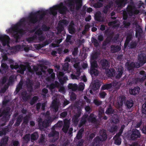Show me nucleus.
Masks as SVG:
<instances>
[{
	"instance_id": "obj_52",
	"label": "nucleus",
	"mask_w": 146,
	"mask_h": 146,
	"mask_svg": "<svg viewBox=\"0 0 146 146\" xmlns=\"http://www.w3.org/2000/svg\"><path fill=\"white\" fill-rule=\"evenodd\" d=\"M113 139L114 140L115 144L118 145H120L121 142V138L113 137Z\"/></svg>"
},
{
	"instance_id": "obj_58",
	"label": "nucleus",
	"mask_w": 146,
	"mask_h": 146,
	"mask_svg": "<svg viewBox=\"0 0 146 146\" xmlns=\"http://www.w3.org/2000/svg\"><path fill=\"white\" fill-rule=\"evenodd\" d=\"M113 35L114 33L113 32L110 33L108 35L107 37L106 38H108L111 42H112Z\"/></svg>"
},
{
	"instance_id": "obj_51",
	"label": "nucleus",
	"mask_w": 146,
	"mask_h": 146,
	"mask_svg": "<svg viewBox=\"0 0 146 146\" xmlns=\"http://www.w3.org/2000/svg\"><path fill=\"white\" fill-rule=\"evenodd\" d=\"M68 29L69 33L70 34H73L75 33V29L72 25L69 26Z\"/></svg>"
},
{
	"instance_id": "obj_60",
	"label": "nucleus",
	"mask_w": 146,
	"mask_h": 146,
	"mask_svg": "<svg viewBox=\"0 0 146 146\" xmlns=\"http://www.w3.org/2000/svg\"><path fill=\"white\" fill-rule=\"evenodd\" d=\"M86 122V121H85L84 119H81L79 124L78 127L80 128L82 126L85 125Z\"/></svg>"
},
{
	"instance_id": "obj_8",
	"label": "nucleus",
	"mask_w": 146,
	"mask_h": 146,
	"mask_svg": "<svg viewBox=\"0 0 146 146\" xmlns=\"http://www.w3.org/2000/svg\"><path fill=\"white\" fill-rule=\"evenodd\" d=\"M145 79V78L144 77L141 78L132 77L128 80V83L129 85H131L134 84H137L140 83H142Z\"/></svg>"
},
{
	"instance_id": "obj_9",
	"label": "nucleus",
	"mask_w": 146,
	"mask_h": 146,
	"mask_svg": "<svg viewBox=\"0 0 146 146\" xmlns=\"http://www.w3.org/2000/svg\"><path fill=\"white\" fill-rule=\"evenodd\" d=\"M141 134L139 130L136 129H133L131 132L130 139L133 141H135L140 138Z\"/></svg>"
},
{
	"instance_id": "obj_61",
	"label": "nucleus",
	"mask_w": 146,
	"mask_h": 146,
	"mask_svg": "<svg viewBox=\"0 0 146 146\" xmlns=\"http://www.w3.org/2000/svg\"><path fill=\"white\" fill-rule=\"evenodd\" d=\"M111 42L108 38H106L102 43V46L105 47L108 44Z\"/></svg>"
},
{
	"instance_id": "obj_3",
	"label": "nucleus",
	"mask_w": 146,
	"mask_h": 146,
	"mask_svg": "<svg viewBox=\"0 0 146 146\" xmlns=\"http://www.w3.org/2000/svg\"><path fill=\"white\" fill-rule=\"evenodd\" d=\"M18 28H16L15 26H13L12 28H10L6 31L8 33H11L13 37L16 39V42H17L19 39L20 38V35L22 36L24 34V31L23 29L21 28V27H17Z\"/></svg>"
},
{
	"instance_id": "obj_34",
	"label": "nucleus",
	"mask_w": 146,
	"mask_h": 146,
	"mask_svg": "<svg viewBox=\"0 0 146 146\" xmlns=\"http://www.w3.org/2000/svg\"><path fill=\"white\" fill-rule=\"evenodd\" d=\"M125 104L127 109H130L133 106V101L132 100H127L126 101Z\"/></svg>"
},
{
	"instance_id": "obj_50",
	"label": "nucleus",
	"mask_w": 146,
	"mask_h": 146,
	"mask_svg": "<svg viewBox=\"0 0 146 146\" xmlns=\"http://www.w3.org/2000/svg\"><path fill=\"white\" fill-rule=\"evenodd\" d=\"M38 99L37 96H34L30 100V104L31 105H33L36 102Z\"/></svg>"
},
{
	"instance_id": "obj_19",
	"label": "nucleus",
	"mask_w": 146,
	"mask_h": 146,
	"mask_svg": "<svg viewBox=\"0 0 146 146\" xmlns=\"http://www.w3.org/2000/svg\"><path fill=\"white\" fill-rule=\"evenodd\" d=\"M100 63L103 69H108L110 67V62L106 59L101 60L100 61Z\"/></svg>"
},
{
	"instance_id": "obj_28",
	"label": "nucleus",
	"mask_w": 146,
	"mask_h": 146,
	"mask_svg": "<svg viewBox=\"0 0 146 146\" xmlns=\"http://www.w3.org/2000/svg\"><path fill=\"white\" fill-rule=\"evenodd\" d=\"M111 50L113 52H116L121 49V47L115 44L112 45L110 47Z\"/></svg>"
},
{
	"instance_id": "obj_35",
	"label": "nucleus",
	"mask_w": 146,
	"mask_h": 146,
	"mask_svg": "<svg viewBox=\"0 0 146 146\" xmlns=\"http://www.w3.org/2000/svg\"><path fill=\"white\" fill-rule=\"evenodd\" d=\"M31 139L32 142H33L34 141L37 140L38 137V132H35L31 134Z\"/></svg>"
},
{
	"instance_id": "obj_25",
	"label": "nucleus",
	"mask_w": 146,
	"mask_h": 146,
	"mask_svg": "<svg viewBox=\"0 0 146 146\" xmlns=\"http://www.w3.org/2000/svg\"><path fill=\"white\" fill-rule=\"evenodd\" d=\"M128 0H117L116 4L119 7H125L127 3Z\"/></svg>"
},
{
	"instance_id": "obj_5",
	"label": "nucleus",
	"mask_w": 146,
	"mask_h": 146,
	"mask_svg": "<svg viewBox=\"0 0 146 146\" xmlns=\"http://www.w3.org/2000/svg\"><path fill=\"white\" fill-rule=\"evenodd\" d=\"M11 108L9 107H6L1 111L0 110V117H2V120L7 121L10 118Z\"/></svg>"
},
{
	"instance_id": "obj_47",
	"label": "nucleus",
	"mask_w": 146,
	"mask_h": 146,
	"mask_svg": "<svg viewBox=\"0 0 146 146\" xmlns=\"http://www.w3.org/2000/svg\"><path fill=\"white\" fill-rule=\"evenodd\" d=\"M64 25L61 23L59 22L58 23V27L57 30L58 32L61 33L64 29Z\"/></svg>"
},
{
	"instance_id": "obj_40",
	"label": "nucleus",
	"mask_w": 146,
	"mask_h": 146,
	"mask_svg": "<svg viewBox=\"0 0 146 146\" xmlns=\"http://www.w3.org/2000/svg\"><path fill=\"white\" fill-rule=\"evenodd\" d=\"M138 42L136 41H132L130 43L129 47L130 49H133L136 48Z\"/></svg>"
},
{
	"instance_id": "obj_39",
	"label": "nucleus",
	"mask_w": 146,
	"mask_h": 146,
	"mask_svg": "<svg viewBox=\"0 0 146 146\" xmlns=\"http://www.w3.org/2000/svg\"><path fill=\"white\" fill-rule=\"evenodd\" d=\"M84 131V129L83 127L81 128L78 131L76 135V138L78 139H81L82 137V135Z\"/></svg>"
},
{
	"instance_id": "obj_11",
	"label": "nucleus",
	"mask_w": 146,
	"mask_h": 146,
	"mask_svg": "<svg viewBox=\"0 0 146 146\" xmlns=\"http://www.w3.org/2000/svg\"><path fill=\"white\" fill-rule=\"evenodd\" d=\"M10 40V38L8 36L0 35V41H1L3 46L7 45L9 48H11L9 44Z\"/></svg>"
},
{
	"instance_id": "obj_36",
	"label": "nucleus",
	"mask_w": 146,
	"mask_h": 146,
	"mask_svg": "<svg viewBox=\"0 0 146 146\" xmlns=\"http://www.w3.org/2000/svg\"><path fill=\"white\" fill-rule=\"evenodd\" d=\"M23 141L24 143H27L31 139L30 135L29 134H26L23 138Z\"/></svg>"
},
{
	"instance_id": "obj_1",
	"label": "nucleus",
	"mask_w": 146,
	"mask_h": 146,
	"mask_svg": "<svg viewBox=\"0 0 146 146\" xmlns=\"http://www.w3.org/2000/svg\"><path fill=\"white\" fill-rule=\"evenodd\" d=\"M42 13V11H38L36 12L31 13L28 17L29 22L31 23L35 24L39 23L41 21L43 20L44 17L48 12L46 10L44 11L41 14H40Z\"/></svg>"
},
{
	"instance_id": "obj_15",
	"label": "nucleus",
	"mask_w": 146,
	"mask_h": 146,
	"mask_svg": "<svg viewBox=\"0 0 146 146\" xmlns=\"http://www.w3.org/2000/svg\"><path fill=\"white\" fill-rule=\"evenodd\" d=\"M127 69L129 71L134 70L135 68H138L140 67L137 62H131L130 63L127 62Z\"/></svg>"
},
{
	"instance_id": "obj_30",
	"label": "nucleus",
	"mask_w": 146,
	"mask_h": 146,
	"mask_svg": "<svg viewBox=\"0 0 146 146\" xmlns=\"http://www.w3.org/2000/svg\"><path fill=\"white\" fill-rule=\"evenodd\" d=\"M25 20L24 18L21 19L19 22L15 25L14 26H15L16 28H18L17 26L22 27L25 25Z\"/></svg>"
},
{
	"instance_id": "obj_17",
	"label": "nucleus",
	"mask_w": 146,
	"mask_h": 146,
	"mask_svg": "<svg viewBox=\"0 0 146 146\" xmlns=\"http://www.w3.org/2000/svg\"><path fill=\"white\" fill-rule=\"evenodd\" d=\"M135 36L136 38L139 39L142 36L143 31L141 26L139 25H136Z\"/></svg>"
},
{
	"instance_id": "obj_13",
	"label": "nucleus",
	"mask_w": 146,
	"mask_h": 146,
	"mask_svg": "<svg viewBox=\"0 0 146 146\" xmlns=\"http://www.w3.org/2000/svg\"><path fill=\"white\" fill-rule=\"evenodd\" d=\"M138 60L140 66H143L146 63V54L143 53H140L138 55Z\"/></svg>"
},
{
	"instance_id": "obj_27",
	"label": "nucleus",
	"mask_w": 146,
	"mask_h": 146,
	"mask_svg": "<svg viewBox=\"0 0 146 146\" xmlns=\"http://www.w3.org/2000/svg\"><path fill=\"white\" fill-rule=\"evenodd\" d=\"M23 118V116L22 114L20 115L16 118V122H15L14 125L15 126L18 127L19 126Z\"/></svg>"
},
{
	"instance_id": "obj_38",
	"label": "nucleus",
	"mask_w": 146,
	"mask_h": 146,
	"mask_svg": "<svg viewBox=\"0 0 146 146\" xmlns=\"http://www.w3.org/2000/svg\"><path fill=\"white\" fill-rule=\"evenodd\" d=\"M112 86L111 84H107L103 85L101 88V90H108L110 89Z\"/></svg>"
},
{
	"instance_id": "obj_53",
	"label": "nucleus",
	"mask_w": 146,
	"mask_h": 146,
	"mask_svg": "<svg viewBox=\"0 0 146 146\" xmlns=\"http://www.w3.org/2000/svg\"><path fill=\"white\" fill-rule=\"evenodd\" d=\"M85 84L83 83H80L78 86V90L80 91H83L84 88Z\"/></svg>"
},
{
	"instance_id": "obj_6",
	"label": "nucleus",
	"mask_w": 146,
	"mask_h": 146,
	"mask_svg": "<svg viewBox=\"0 0 146 146\" xmlns=\"http://www.w3.org/2000/svg\"><path fill=\"white\" fill-rule=\"evenodd\" d=\"M54 127H52V130L48 134V137L49 138H52L50 139V142L54 143L58 140L59 138V133L56 131Z\"/></svg>"
},
{
	"instance_id": "obj_31",
	"label": "nucleus",
	"mask_w": 146,
	"mask_h": 146,
	"mask_svg": "<svg viewBox=\"0 0 146 146\" xmlns=\"http://www.w3.org/2000/svg\"><path fill=\"white\" fill-rule=\"evenodd\" d=\"M68 88L73 91H75L78 90V85L76 84L70 83L68 86Z\"/></svg>"
},
{
	"instance_id": "obj_59",
	"label": "nucleus",
	"mask_w": 146,
	"mask_h": 146,
	"mask_svg": "<svg viewBox=\"0 0 146 146\" xmlns=\"http://www.w3.org/2000/svg\"><path fill=\"white\" fill-rule=\"evenodd\" d=\"M1 67L2 70L4 71L7 70L8 68V66L5 63H2L1 64Z\"/></svg>"
},
{
	"instance_id": "obj_26",
	"label": "nucleus",
	"mask_w": 146,
	"mask_h": 146,
	"mask_svg": "<svg viewBox=\"0 0 146 146\" xmlns=\"http://www.w3.org/2000/svg\"><path fill=\"white\" fill-rule=\"evenodd\" d=\"M51 107L54 110V111L55 112H56L58 111V106L56 100H54L53 101Z\"/></svg>"
},
{
	"instance_id": "obj_20",
	"label": "nucleus",
	"mask_w": 146,
	"mask_h": 146,
	"mask_svg": "<svg viewBox=\"0 0 146 146\" xmlns=\"http://www.w3.org/2000/svg\"><path fill=\"white\" fill-rule=\"evenodd\" d=\"M65 3L70 8L71 11H74L75 5L74 0H68L65 2Z\"/></svg>"
},
{
	"instance_id": "obj_16",
	"label": "nucleus",
	"mask_w": 146,
	"mask_h": 146,
	"mask_svg": "<svg viewBox=\"0 0 146 146\" xmlns=\"http://www.w3.org/2000/svg\"><path fill=\"white\" fill-rule=\"evenodd\" d=\"M140 88L138 86L134 87L133 88H130L129 93L131 95L135 96L137 95L139 92Z\"/></svg>"
},
{
	"instance_id": "obj_12",
	"label": "nucleus",
	"mask_w": 146,
	"mask_h": 146,
	"mask_svg": "<svg viewBox=\"0 0 146 146\" xmlns=\"http://www.w3.org/2000/svg\"><path fill=\"white\" fill-rule=\"evenodd\" d=\"M38 121V127L40 129H42L44 128L47 127L49 125V123L52 122L47 119L43 121L41 118L39 119Z\"/></svg>"
},
{
	"instance_id": "obj_22",
	"label": "nucleus",
	"mask_w": 146,
	"mask_h": 146,
	"mask_svg": "<svg viewBox=\"0 0 146 146\" xmlns=\"http://www.w3.org/2000/svg\"><path fill=\"white\" fill-rule=\"evenodd\" d=\"M114 111L111 105L110 104L106 108L105 113L108 115H111L114 113Z\"/></svg>"
},
{
	"instance_id": "obj_56",
	"label": "nucleus",
	"mask_w": 146,
	"mask_h": 146,
	"mask_svg": "<svg viewBox=\"0 0 146 146\" xmlns=\"http://www.w3.org/2000/svg\"><path fill=\"white\" fill-rule=\"evenodd\" d=\"M44 135L42 134H41L40 137L38 140V142L39 143L43 144L44 143Z\"/></svg>"
},
{
	"instance_id": "obj_24",
	"label": "nucleus",
	"mask_w": 146,
	"mask_h": 146,
	"mask_svg": "<svg viewBox=\"0 0 146 146\" xmlns=\"http://www.w3.org/2000/svg\"><path fill=\"white\" fill-rule=\"evenodd\" d=\"M119 100L117 102L118 104L119 107L122 106L123 105V103H125L126 100V97L123 95L119 96L118 98Z\"/></svg>"
},
{
	"instance_id": "obj_41",
	"label": "nucleus",
	"mask_w": 146,
	"mask_h": 146,
	"mask_svg": "<svg viewBox=\"0 0 146 146\" xmlns=\"http://www.w3.org/2000/svg\"><path fill=\"white\" fill-rule=\"evenodd\" d=\"M107 74L109 76L114 77L116 75L115 71L113 69H109L107 73Z\"/></svg>"
},
{
	"instance_id": "obj_14",
	"label": "nucleus",
	"mask_w": 146,
	"mask_h": 146,
	"mask_svg": "<svg viewBox=\"0 0 146 146\" xmlns=\"http://www.w3.org/2000/svg\"><path fill=\"white\" fill-rule=\"evenodd\" d=\"M43 32L40 29H37L35 32V34L37 35L39 42L44 40L45 39V37L42 35Z\"/></svg>"
},
{
	"instance_id": "obj_37",
	"label": "nucleus",
	"mask_w": 146,
	"mask_h": 146,
	"mask_svg": "<svg viewBox=\"0 0 146 146\" xmlns=\"http://www.w3.org/2000/svg\"><path fill=\"white\" fill-rule=\"evenodd\" d=\"M95 20L98 21H101V13L100 11H98L95 15Z\"/></svg>"
},
{
	"instance_id": "obj_48",
	"label": "nucleus",
	"mask_w": 146,
	"mask_h": 146,
	"mask_svg": "<svg viewBox=\"0 0 146 146\" xmlns=\"http://www.w3.org/2000/svg\"><path fill=\"white\" fill-rule=\"evenodd\" d=\"M22 84H20V83L17 86L16 90L14 93L15 95H16L19 92L21 89L22 88Z\"/></svg>"
},
{
	"instance_id": "obj_57",
	"label": "nucleus",
	"mask_w": 146,
	"mask_h": 146,
	"mask_svg": "<svg viewBox=\"0 0 146 146\" xmlns=\"http://www.w3.org/2000/svg\"><path fill=\"white\" fill-rule=\"evenodd\" d=\"M119 35L117 33L113 37L112 42L113 43H115L117 41V39L119 38Z\"/></svg>"
},
{
	"instance_id": "obj_46",
	"label": "nucleus",
	"mask_w": 146,
	"mask_h": 146,
	"mask_svg": "<svg viewBox=\"0 0 146 146\" xmlns=\"http://www.w3.org/2000/svg\"><path fill=\"white\" fill-rule=\"evenodd\" d=\"M91 41L92 43L93 44L95 47H97L99 46V44L98 40L94 37H92L91 38Z\"/></svg>"
},
{
	"instance_id": "obj_44",
	"label": "nucleus",
	"mask_w": 146,
	"mask_h": 146,
	"mask_svg": "<svg viewBox=\"0 0 146 146\" xmlns=\"http://www.w3.org/2000/svg\"><path fill=\"white\" fill-rule=\"evenodd\" d=\"M26 83L28 87L31 88L32 90L33 89L32 86L33 84V82L30 79H27V80Z\"/></svg>"
},
{
	"instance_id": "obj_10",
	"label": "nucleus",
	"mask_w": 146,
	"mask_h": 146,
	"mask_svg": "<svg viewBox=\"0 0 146 146\" xmlns=\"http://www.w3.org/2000/svg\"><path fill=\"white\" fill-rule=\"evenodd\" d=\"M98 66L97 62L96 61H93L91 63V66L90 68V73L92 75L97 76L99 74V71L96 69Z\"/></svg>"
},
{
	"instance_id": "obj_63",
	"label": "nucleus",
	"mask_w": 146,
	"mask_h": 146,
	"mask_svg": "<svg viewBox=\"0 0 146 146\" xmlns=\"http://www.w3.org/2000/svg\"><path fill=\"white\" fill-rule=\"evenodd\" d=\"M76 98V95L74 92H72L70 96V99L71 101H73Z\"/></svg>"
},
{
	"instance_id": "obj_32",
	"label": "nucleus",
	"mask_w": 146,
	"mask_h": 146,
	"mask_svg": "<svg viewBox=\"0 0 146 146\" xmlns=\"http://www.w3.org/2000/svg\"><path fill=\"white\" fill-rule=\"evenodd\" d=\"M22 98L23 100L27 101L31 98V96L27 95V93L26 91L22 92L21 93Z\"/></svg>"
},
{
	"instance_id": "obj_64",
	"label": "nucleus",
	"mask_w": 146,
	"mask_h": 146,
	"mask_svg": "<svg viewBox=\"0 0 146 146\" xmlns=\"http://www.w3.org/2000/svg\"><path fill=\"white\" fill-rule=\"evenodd\" d=\"M14 82V76H11L9 78L8 84L10 85L11 84H12Z\"/></svg>"
},
{
	"instance_id": "obj_55",
	"label": "nucleus",
	"mask_w": 146,
	"mask_h": 146,
	"mask_svg": "<svg viewBox=\"0 0 146 146\" xmlns=\"http://www.w3.org/2000/svg\"><path fill=\"white\" fill-rule=\"evenodd\" d=\"M63 125V122L62 121H59L57 123L55 124L52 127L55 129L57 127H60Z\"/></svg>"
},
{
	"instance_id": "obj_54",
	"label": "nucleus",
	"mask_w": 146,
	"mask_h": 146,
	"mask_svg": "<svg viewBox=\"0 0 146 146\" xmlns=\"http://www.w3.org/2000/svg\"><path fill=\"white\" fill-rule=\"evenodd\" d=\"M41 29L42 31H47L49 30L50 27L49 26H47L46 25L43 24L42 26Z\"/></svg>"
},
{
	"instance_id": "obj_62",
	"label": "nucleus",
	"mask_w": 146,
	"mask_h": 146,
	"mask_svg": "<svg viewBox=\"0 0 146 146\" xmlns=\"http://www.w3.org/2000/svg\"><path fill=\"white\" fill-rule=\"evenodd\" d=\"M141 111L142 113L146 115V102L142 105Z\"/></svg>"
},
{
	"instance_id": "obj_23",
	"label": "nucleus",
	"mask_w": 146,
	"mask_h": 146,
	"mask_svg": "<svg viewBox=\"0 0 146 146\" xmlns=\"http://www.w3.org/2000/svg\"><path fill=\"white\" fill-rule=\"evenodd\" d=\"M123 69L122 67H120L118 68V70L116 72V75L115 77L116 79L120 78L121 77L123 73Z\"/></svg>"
},
{
	"instance_id": "obj_42",
	"label": "nucleus",
	"mask_w": 146,
	"mask_h": 146,
	"mask_svg": "<svg viewBox=\"0 0 146 146\" xmlns=\"http://www.w3.org/2000/svg\"><path fill=\"white\" fill-rule=\"evenodd\" d=\"M9 140V137L6 136L2 138L1 141V143L2 145H5L7 144Z\"/></svg>"
},
{
	"instance_id": "obj_7",
	"label": "nucleus",
	"mask_w": 146,
	"mask_h": 146,
	"mask_svg": "<svg viewBox=\"0 0 146 146\" xmlns=\"http://www.w3.org/2000/svg\"><path fill=\"white\" fill-rule=\"evenodd\" d=\"M82 111L81 108L77 107L76 113L73 116L72 121L74 125L75 126L78 124L79 121V118L81 115Z\"/></svg>"
},
{
	"instance_id": "obj_43",
	"label": "nucleus",
	"mask_w": 146,
	"mask_h": 146,
	"mask_svg": "<svg viewBox=\"0 0 146 146\" xmlns=\"http://www.w3.org/2000/svg\"><path fill=\"white\" fill-rule=\"evenodd\" d=\"M26 68L25 66L23 65H21L19 66V69L17 70V71L18 72L23 74Z\"/></svg>"
},
{
	"instance_id": "obj_45",
	"label": "nucleus",
	"mask_w": 146,
	"mask_h": 146,
	"mask_svg": "<svg viewBox=\"0 0 146 146\" xmlns=\"http://www.w3.org/2000/svg\"><path fill=\"white\" fill-rule=\"evenodd\" d=\"M50 113L49 111H47L45 113H44V115L46 119L52 122L51 120V117L50 116Z\"/></svg>"
},
{
	"instance_id": "obj_49",
	"label": "nucleus",
	"mask_w": 146,
	"mask_h": 146,
	"mask_svg": "<svg viewBox=\"0 0 146 146\" xmlns=\"http://www.w3.org/2000/svg\"><path fill=\"white\" fill-rule=\"evenodd\" d=\"M72 37V35H67L66 39L65 40L66 42L68 43H68H69L70 44H72L73 43V42H72L71 39Z\"/></svg>"
},
{
	"instance_id": "obj_33",
	"label": "nucleus",
	"mask_w": 146,
	"mask_h": 146,
	"mask_svg": "<svg viewBox=\"0 0 146 146\" xmlns=\"http://www.w3.org/2000/svg\"><path fill=\"white\" fill-rule=\"evenodd\" d=\"M38 37L35 34L31 37H29L27 39V41L29 43H31L37 40Z\"/></svg>"
},
{
	"instance_id": "obj_21",
	"label": "nucleus",
	"mask_w": 146,
	"mask_h": 146,
	"mask_svg": "<svg viewBox=\"0 0 146 146\" xmlns=\"http://www.w3.org/2000/svg\"><path fill=\"white\" fill-rule=\"evenodd\" d=\"M135 7L131 5H128L126 8L128 15L130 16L133 15V11Z\"/></svg>"
},
{
	"instance_id": "obj_29",
	"label": "nucleus",
	"mask_w": 146,
	"mask_h": 146,
	"mask_svg": "<svg viewBox=\"0 0 146 146\" xmlns=\"http://www.w3.org/2000/svg\"><path fill=\"white\" fill-rule=\"evenodd\" d=\"M69 127L70 124L68 122L64 121L62 130L64 133H66L67 132Z\"/></svg>"
},
{
	"instance_id": "obj_2",
	"label": "nucleus",
	"mask_w": 146,
	"mask_h": 146,
	"mask_svg": "<svg viewBox=\"0 0 146 146\" xmlns=\"http://www.w3.org/2000/svg\"><path fill=\"white\" fill-rule=\"evenodd\" d=\"M58 9L59 10V13L62 15H65L66 12L68 11V8L64 5L62 2H61L58 5L50 8L49 10H47V11L50 14L55 15L57 14L56 10Z\"/></svg>"
},
{
	"instance_id": "obj_4",
	"label": "nucleus",
	"mask_w": 146,
	"mask_h": 146,
	"mask_svg": "<svg viewBox=\"0 0 146 146\" xmlns=\"http://www.w3.org/2000/svg\"><path fill=\"white\" fill-rule=\"evenodd\" d=\"M106 131L104 129L101 130L100 132V136H97L93 140L91 143L92 146H99L101 141H105L107 138V135Z\"/></svg>"
},
{
	"instance_id": "obj_18",
	"label": "nucleus",
	"mask_w": 146,
	"mask_h": 146,
	"mask_svg": "<svg viewBox=\"0 0 146 146\" xmlns=\"http://www.w3.org/2000/svg\"><path fill=\"white\" fill-rule=\"evenodd\" d=\"M88 120L91 123L94 124H96L98 122V120L97 119V116L93 113L90 114L88 118Z\"/></svg>"
}]
</instances>
